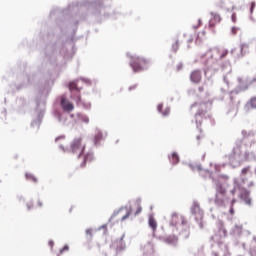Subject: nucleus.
<instances>
[{
	"mask_svg": "<svg viewBox=\"0 0 256 256\" xmlns=\"http://www.w3.org/2000/svg\"><path fill=\"white\" fill-rule=\"evenodd\" d=\"M112 0H74L66 8L54 7L50 11V21H55V25L47 28L43 24L38 34L43 47L40 55L42 63L33 73L31 66L27 62L22 63V72L13 74L16 81L11 84L12 91H21L29 85H39L45 75L55 69L58 65L75 55V35L80 21H94L103 23L107 19H117L119 13L111 8Z\"/></svg>",
	"mask_w": 256,
	"mask_h": 256,
	"instance_id": "f257e3e1",
	"label": "nucleus"
},
{
	"mask_svg": "<svg viewBox=\"0 0 256 256\" xmlns=\"http://www.w3.org/2000/svg\"><path fill=\"white\" fill-rule=\"evenodd\" d=\"M229 55V50L225 48H210L205 53L200 55L204 61V75L207 79H211L215 73L221 71L223 74V81L229 85L227 75H231L233 68L229 60L223 61Z\"/></svg>",
	"mask_w": 256,
	"mask_h": 256,
	"instance_id": "f03ea898",
	"label": "nucleus"
},
{
	"mask_svg": "<svg viewBox=\"0 0 256 256\" xmlns=\"http://www.w3.org/2000/svg\"><path fill=\"white\" fill-rule=\"evenodd\" d=\"M51 92V87H49V81L44 83L43 88H39L40 98L35 100L36 106L31 114V123L30 129L32 133H39V129H41V124L43 123V119H45V113L47 111V103L45 99L41 97H45L48 93Z\"/></svg>",
	"mask_w": 256,
	"mask_h": 256,
	"instance_id": "7ed1b4c3",
	"label": "nucleus"
},
{
	"mask_svg": "<svg viewBox=\"0 0 256 256\" xmlns=\"http://www.w3.org/2000/svg\"><path fill=\"white\" fill-rule=\"evenodd\" d=\"M82 143L83 138L76 137L70 143V147H65L63 144H60L59 149H61L63 153H72L73 155H77L78 159H82L80 163L81 169H85L87 167V163H93V161H95V153L93 150L85 152L87 146Z\"/></svg>",
	"mask_w": 256,
	"mask_h": 256,
	"instance_id": "20e7f679",
	"label": "nucleus"
},
{
	"mask_svg": "<svg viewBox=\"0 0 256 256\" xmlns=\"http://www.w3.org/2000/svg\"><path fill=\"white\" fill-rule=\"evenodd\" d=\"M225 237H227V229H225L223 222L220 221L218 223L217 233L211 237V240L214 241L212 247L218 249L212 251V256H231V253H229V246L222 240L225 239Z\"/></svg>",
	"mask_w": 256,
	"mask_h": 256,
	"instance_id": "39448f33",
	"label": "nucleus"
},
{
	"mask_svg": "<svg viewBox=\"0 0 256 256\" xmlns=\"http://www.w3.org/2000/svg\"><path fill=\"white\" fill-rule=\"evenodd\" d=\"M169 227L171 228L172 233H177L181 239H189V236L191 235L189 222H187L185 216L179 213L174 212L171 215Z\"/></svg>",
	"mask_w": 256,
	"mask_h": 256,
	"instance_id": "423d86ee",
	"label": "nucleus"
},
{
	"mask_svg": "<svg viewBox=\"0 0 256 256\" xmlns=\"http://www.w3.org/2000/svg\"><path fill=\"white\" fill-rule=\"evenodd\" d=\"M254 183L250 182L247 184V180L243 177L234 179V188L230 191L231 195L238 193V197L244 201L245 205L251 206L252 200L249 195L251 192L245 187H253Z\"/></svg>",
	"mask_w": 256,
	"mask_h": 256,
	"instance_id": "0eeeda50",
	"label": "nucleus"
},
{
	"mask_svg": "<svg viewBox=\"0 0 256 256\" xmlns=\"http://www.w3.org/2000/svg\"><path fill=\"white\" fill-rule=\"evenodd\" d=\"M79 80L70 81L67 87L70 91V98L75 101L78 107H83L86 111H91V102L81 100V91L83 87L78 86Z\"/></svg>",
	"mask_w": 256,
	"mask_h": 256,
	"instance_id": "6e6552de",
	"label": "nucleus"
},
{
	"mask_svg": "<svg viewBox=\"0 0 256 256\" xmlns=\"http://www.w3.org/2000/svg\"><path fill=\"white\" fill-rule=\"evenodd\" d=\"M229 184H227V180H221L220 182H216L215 184V199L214 203L216 207H227L231 201H229V197H227V188Z\"/></svg>",
	"mask_w": 256,
	"mask_h": 256,
	"instance_id": "1a4fd4ad",
	"label": "nucleus"
},
{
	"mask_svg": "<svg viewBox=\"0 0 256 256\" xmlns=\"http://www.w3.org/2000/svg\"><path fill=\"white\" fill-rule=\"evenodd\" d=\"M230 167H239L242 161H247V152L243 153V141H236L232 152L228 155Z\"/></svg>",
	"mask_w": 256,
	"mask_h": 256,
	"instance_id": "9d476101",
	"label": "nucleus"
},
{
	"mask_svg": "<svg viewBox=\"0 0 256 256\" xmlns=\"http://www.w3.org/2000/svg\"><path fill=\"white\" fill-rule=\"evenodd\" d=\"M127 57L130 59L129 65L133 73H143V71H147L151 67V60L145 57L132 55L131 53H127Z\"/></svg>",
	"mask_w": 256,
	"mask_h": 256,
	"instance_id": "9b49d317",
	"label": "nucleus"
},
{
	"mask_svg": "<svg viewBox=\"0 0 256 256\" xmlns=\"http://www.w3.org/2000/svg\"><path fill=\"white\" fill-rule=\"evenodd\" d=\"M222 167H225V164L215 165L214 166L215 170L213 172L209 171V169L202 168V170H199L198 173H199L200 177H203V179H212V182L214 183V185H216L217 182L227 181L229 179L228 175L221 174Z\"/></svg>",
	"mask_w": 256,
	"mask_h": 256,
	"instance_id": "f8f14e48",
	"label": "nucleus"
},
{
	"mask_svg": "<svg viewBox=\"0 0 256 256\" xmlns=\"http://www.w3.org/2000/svg\"><path fill=\"white\" fill-rule=\"evenodd\" d=\"M191 214L194 215L196 223H198L199 229H205V222H203V210L199 206V202L194 201L191 207Z\"/></svg>",
	"mask_w": 256,
	"mask_h": 256,
	"instance_id": "ddd939ff",
	"label": "nucleus"
},
{
	"mask_svg": "<svg viewBox=\"0 0 256 256\" xmlns=\"http://www.w3.org/2000/svg\"><path fill=\"white\" fill-rule=\"evenodd\" d=\"M209 107H211V102H201L198 107V111L195 114V123L198 131H201L199 126L201 125V121L203 117H205L207 111H209Z\"/></svg>",
	"mask_w": 256,
	"mask_h": 256,
	"instance_id": "4468645a",
	"label": "nucleus"
},
{
	"mask_svg": "<svg viewBox=\"0 0 256 256\" xmlns=\"http://www.w3.org/2000/svg\"><path fill=\"white\" fill-rule=\"evenodd\" d=\"M110 249L115 251L116 255H121V253L127 250V243L125 242V233H123L120 238H117L114 241H112Z\"/></svg>",
	"mask_w": 256,
	"mask_h": 256,
	"instance_id": "2eb2a0df",
	"label": "nucleus"
},
{
	"mask_svg": "<svg viewBox=\"0 0 256 256\" xmlns=\"http://www.w3.org/2000/svg\"><path fill=\"white\" fill-rule=\"evenodd\" d=\"M121 211H126V214L120 219V221H125L131 217V213H133V207L131 205L122 206L119 209L113 211L112 215L108 219V223H111Z\"/></svg>",
	"mask_w": 256,
	"mask_h": 256,
	"instance_id": "dca6fc26",
	"label": "nucleus"
},
{
	"mask_svg": "<svg viewBox=\"0 0 256 256\" xmlns=\"http://www.w3.org/2000/svg\"><path fill=\"white\" fill-rule=\"evenodd\" d=\"M107 131L101 130V128H95L94 130V137L92 139L94 143V147H101V142L107 139Z\"/></svg>",
	"mask_w": 256,
	"mask_h": 256,
	"instance_id": "f3484780",
	"label": "nucleus"
},
{
	"mask_svg": "<svg viewBox=\"0 0 256 256\" xmlns=\"http://www.w3.org/2000/svg\"><path fill=\"white\" fill-rule=\"evenodd\" d=\"M157 239L165 243V245H169V247H177L179 245V236L177 235H168V236H158Z\"/></svg>",
	"mask_w": 256,
	"mask_h": 256,
	"instance_id": "a211bd4d",
	"label": "nucleus"
},
{
	"mask_svg": "<svg viewBox=\"0 0 256 256\" xmlns=\"http://www.w3.org/2000/svg\"><path fill=\"white\" fill-rule=\"evenodd\" d=\"M60 106L62 107L63 111H67L68 113L75 109L73 103L67 101V98L65 96L60 97Z\"/></svg>",
	"mask_w": 256,
	"mask_h": 256,
	"instance_id": "6ab92c4d",
	"label": "nucleus"
},
{
	"mask_svg": "<svg viewBox=\"0 0 256 256\" xmlns=\"http://www.w3.org/2000/svg\"><path fill=\"white\" fill-rule=\"evenodd\" d=\"M201 79H202V73L200 69H197L191 72L190 81L192 83H195V84L201 83Z\"/></svg>",
	"mask_w": 256,
	"mask_h": 256,
	"instance_id": "aec40b11",
	"label": "nucleus"
},
{
	"mask_svg": "<svg viewBox=\"0 0 256 256\" xmlns=\"http://www.w3.org/2000/svg\"><path fill=\"white\" fill-rule=\"evenodd\" d=\"M144 256H155V245L153 243L148 242L143 248Z\"/></svg>",
	"mask_w": 256,
	"mask_h": 256,
	"instance_id": "412c9836",
	"label": "nucleus"
},
{
	"mask_svg": "<svg viewBox=\"0 0 256 256\" xmlns=\"http://www.w3.org/2000/svg\"><path fill=\"white\" fill-rule=\"evenodd\" d=\"M168 161L170 165L175 167V165H179V161H181V157H179V153L172 152L171 154H168Z\"/></svg>",
	"mask_w": 256,
	"mask_h": 256,
	"instance_id": "4be33fe9",
	"label": "nucleus"
},
{
	"mask_svg": "<svg viewBox=\"0 0 256 256\" xmlns=\"http://www.w3.org/2000/svg\"><path fill=\"white\" fill-rule=\"evenodd\" d=\"M157 111L159 115H162V117H169V115H171V107L167 106L163 110V103L157 105Z\"/></svg>",
	"mask_w": 256,
	"mask_h": 256,
	"instance_id": "5701e85b",
	"label": "nucleus"
},
{
	"mask_svg": "<svg viewBox=\"0 0 256 256\" xmlns=\"http://www.w3.org/2000/svg\"><path fill=\"white\" fill-rule=\"evenodd\" d=\"M210 15L212 16V19H210L209 21V28L213 29V27L217 25V23L221 22V16L213 12H211Z\"/></svg>",
	"mask_w": 256,
	"mask_h": 256,
	"instance_id": "b1692460",
	"label": "nucleus"
},
{
	"mask_svg": "<svg viewBox=\"0 0 256 256\" xmlns=\"http://www.w3.org/2000/svg\"><path fill=\"white\" fill-rule=\"evenodd\" d=\"M249 53V44L247 42L240 43V54H238V59L245 57Z\"/></svg>",
	"mask_w": 256,
	"mask_h": 256,
	"instance_id": "393cba45",
	"label": "nucleus"
},
{
	"mask_svg": "<svg viewBox=\"0 0 256 256\" xmlns=\"http://www.w3.org/2000/svg\"><path fill=\"white\" fill-rule=\"evenodd\" d=\"M242 234H243V225L241 224H236L231 230V235H234V237H241Z\"/></svg>",
	"mask_w": 256,
	"mask_h": 256,
	"instance_id": "a878e982",
	"label": "nucleus"
},
{
	"mask_svg": "<svg viewBox=\"0 0 256 256\" xmlns=\"http://www.w3.org/2000/svg\"><path fill=\"white\" fill-rule=\"evenodd\" d=\"M186 165L189 166V168L191 169V171H202L203 170V166H201L200 163H196V162H189V163H186Z\"/></svg>",
	"mask_w": 256,
	"mask_h": 256,
	"instance_id": "bb28decb",
	"label": "nucleus"
},
{
	"mask_svg": "<svg viewBox=\"0 0 256 256\" xmlns=\"http://www.w3.org/2000/svg\"><path fill=\"white\" fill-rule=\"evenodd\" d=\"M148 225L151 227L153 231V236L155 237V231H157V221H155V218L150 217L148 220Z\"/></svg>",
	"mask_w": 256,
	"mask_h": 256,
	"instance_id": "cd10ccee",
	"label": "nucleus"
},
{
	"mask_svg": "<svg viewBox=\"0 0 256 256\" xmlns=\"http://www.w3.org/2000/svg\"><path fill=\"white\" fill-rule=\"evenodd\" d=\"M77 119L78 121H81V123H85L86 125H89V116L83 113H77Z\"/></svg>",
	"mask_w": 256,
	"mask_h": 256,
	"instance_id": "c85d7f7f",
	"label": "nucleus"
},
{
	"mask_svg": "<svg viewBox=\"0 0 256 256\" xmlns=\"http://www.w3.org/2000/svg\"><path fill=\"white\" fill-rule=\"evenodd\" d=\"M246 89H247V86L242 87L240 84L235 90L230 92V100L233 101V93H235V95H239L241 91H245Z\"/></svg>",
	"mask_w": 256,
	"mask_h": 256,
	"instance_id": "c756f323",
	"label": "nucleus"
},
{
	"mask_svg": "<svg viewBox=\"0 0 256 256\" xmlns=\"http://www.w3.org/2000/svg\"><path fill=\"white\" fill-rule=\"evenodd\" d=\"M249 254L250 256H256V236L253 237V240L251 242Z\"/></svg>",
	"mask_w": 256,
	"mask_h": 256,
	"instance_id": "7c9ffc66",
	"label": "nucleus"
},
{
	"mask_svg": "<svg viewBox=\"0 0 256 256\" xmlns=\"http://www.w3.org/2000/svg\"><path fill=\"white\" fill-rule=\"evenodd\" d=\"M27 103V101H25V98L20 97L16 99V105L18 107V111H21L23 109V107H25V104Z\"/></svg>",
	"mask_w": 256,
	"mask_h": 256,
	"instance_id": "2f4dec72",
	"label": "nucleus"
},
{
	"mask_svg": "<svg viewBox=\"0 0 256 256\" xmlns=\"http://www.w3.org/2000/svg\"><path fill=\"white\" fill-rule=\"evenodd\" d=\"M26 181H31L32 183H39V179H37L33 173L26 172L25 173Z\"/></svg>",
	"mask_w": 256,
	"mask_h": 256,
	"instance_id": "473e14b6",
	"label": "nucleus"
},
{
	"mask_svg": "<svg viewBox=\"0 0 256 256\" xmlns=\"http://www.w3.org/2000/svg\"><path fill=\"white\" fill-rule=\"evenodd\" d=\"M227 115L230 117V119H235V117H237V108H235V106L231 107L227 111Z\"/></svg>",
	"mask_w": 256,
	"mask_h": 256,
	"instance_id": "72a5a7b5",
	"label": "nucleus"
},
{
	"mask_svg": "<svg viewBox=\"0 0 256 256\" xmlns=\"http://www.w3.org/2000/svg\"><path fill=\"white\" fill-rule=\"evenodd\" d=\"M237 203V199H232L230 203H228L229 205V213L230 215H235V209L233 208V205H235Z\"/></svg>",
	"mask_w": 256,
	"mask_h": 256,
	"instance_id": "f704fd0d",
	"label": "nucleus"
},
{
	"mask_svg": "<svg viewBox=\"0 0 256 256\" xmlns=\"http://www.w3.org/2000/svg\"><path fill=\"white\" fill-rule=\"evenodd\" d=\"M79 79L82 83H85V85H88L89 87L90 85H93V81H91L89 78L80 77ZM79 79H75V81H79Z\"/></svg>",
	"mask_w": 256,
	"mask_h": 256,
	"instance_id": "c9c22d12",
	"label": "nucleus"
},
{
	"mask_svg": "<svg viewBox=\"0 0 256 256\" xmlns=\"http://www.w3.org/2000/svg\"><path fill=\"white\" fill-rule=\"evenodd\" d=\"M172 53H177L179 51V39H176L175 42L171 46Z\"/></svg>",
	"mask_w": 256,
	"mask_h": 256,
	"instance_id": "e433bc0d",
	"label": "nucleus"
},
{
	"mask_svg": "<svg viewBox=\"0 0 256 256\" xmlns=\"http://www.w3.org/2000/svg\"><path fill=\"white\" fill-rule=\"evenodd\" d=\"M242 135L244 139H251V137H253V132H247L246 130H242Z\"/></svg>",
	"mask_w": 256,
	"mask_h": 256,
	"instance_id": "4c0bfd02",
	"label": "nucleus"
},
{
	"mask_svg": "<svg viewBox=\"0 0 256 256\" xmlns=\"http://www.w3.org/2000/svg\"><path fill=\"white\" fill-rule=\"evenodd\" d=\"M27 211H33L35 205L33 203V200H30L29 202L26 203Z\"/></svg>",
	"mask_w": 256,
	"mask_h": 256,
	"instance_id": "58836bf2",
	"label": "nucleus"
},
{
	"mask_svg": "<svg viewBox=\"0 0 256 256\" xmlns=\"http://www.w3.org/2000/svg\"><path fill=\"white\" fill-rule=\"evenodd\" d=\"M67 251H69V245L66 244L62 249L59 250V254H57V256H61Z\"/></svg>",
	"mask_w": 256,
	"mask_h": 256,
	"instance_id": "ea45409f",
	"label": "nucleus"
},
{
	"mask_svg": "<svg viewBox=\"0 0 256 256\" xmlns=\"http://www.w3.org/2000/svg\"><path fill=\"white\" fill-rule=\"evenodd\" d=\"M16 199L19 203H25L26 199L23 194H17Z\"/></svg>",
	"mask_w": 256,
	"mask_h": 256,
	"instance_id": "a19ab883",
	"label": "nucleus"
},
{
	"mask_svg": "<svg viewBox=\"0 0 256 256\" xmlns=\"http://www.w3.org/2000/svg\"><path fill=\"white\" fill-rule=\"evenodd\" d=\"M250 172H251V166H247L242 169L241 175H247V173H250Z\"/></svg>",
	"mask_w": 256,
	"mask_h": 256,
	"instance_id": "79ce46f5",
	"label": "nucleus"
},
{
	"mask_svg": "<svg viewBox=\"0 0 256 256\" xmlns=\"http://www.w3.org/2000/svg\"><path fill=\"white\" fill-rule=\"evenodd\" d=\"M249 104L252 109H256V97L251 98Z\"/></svg>",
	"mask_w": 256,
	"mask_h": 256,
	"instance_id": "37998d69",
	"label": "nucleus"
},
{
	"mask_svg": "<svg viewBox=\"0 0 256 256\" xmlns=\"http://www.w3.org/2000/svg\"><path fill=\"white\" fill-rule=\"evenodd\" d=\"M86 235H89L90 241L93 239V228H88L85 231Z\"/></svg>",
	"mask_w": 256,
	"mask_h": 256,
	"instance_id": "c03bdc74",
	"label": "nucleus"
},
{
	"mask_svg": "<svg viewBox=\"0 0 256 256\" xmlns=\"http://www.w3.org/2000/svg\"><path fill=\"white\" fill-rule=\"evenodd\" d=\"M54 116L56 117V119H57L59 122H61V119H62V117H63V115L61 114V112L55 111V112H54Z\"/></svg>",
	"mask_w": 256,
	"mask_h": 256,
	"instance_id": "a18cd8bd",
	"label": "nucleus"
},
{
	"mask_svg": "<svg viewBox=\"0 0 256 256\" xmlns=\"http://www.w3.org/2000/svg\"><path fill=\"white\" fill-rule=\"evenodd\" d=\"M256 3L252 1L250 4V15H253V11H255Z\"/></svg>",
	"mask_w": 256,
	"mask_h": 256,
	"instance_id": "49530a36",
	"label": "nucleus"
},
{
	"mask_svg": "<svg viewBox=\"0 0 256 256\" xmlns=\"http://www.w3.org/2000/svg\"><path fill=\"white\" fill-rule=\"evenodd\" d=\"M256 3L252 1L250 4V15H253V11H255Z\"/></svg>",
	"mask_w": 256,
	"mask_h": 256,
	"instance_id": "de8ad7c7",
	"label": "nucleus"
},
{
	"mask_svg": "<svg viewBox=\"0 0 256 256\" xmlns=\"http://www.w3.org/2000/svg\"><path fill=\"white\" fill-rule=\"evenodd\" d=\"M248 84L249 85H255L256 84V74L250 80H248Z\"/></svg>",
	"mask_w": 256,
	"mask_h": 256,
	"instance_id": "09e8293b",
	"label": "nucleus"
},
{
	"mask_svg": "<svg viewBox=\"0 0 256 256\" xmlns=\"http://www.w3.org/2000/svg\"><path fill=\"white\" fill-rule=\"evenodd\" d=\"M101 229H104V233H107V224H104V225L98 227V229H96V231H101Z\"/></svg>",
	"mask_w": 256,
	"mask_h": 256,
	"instance_id": "8fccbe9b",
	"label": "nucleus"
},
{
	"mask_svg": "<svg viewBox=\"0 0 256 256\" xmlns=\"http://www.w3.org/2000/svg\"><path fill=\"white\" fill-rule=\"evenodd\" d=\"M63 140H65V135H60L55 138V143H58V141H63Z\"/></svg>",
	"mask_w": 256,
	"mask_h": 256,
	"instance_id": "3c124183",
	"label": "nucleus"
},
{
	"mask_svg": "<svg viewBox=\"0 0 256 256\" xmlns=\"http://www.w3.org/2000/svg\"><path fill=\"white\" fill-rule=\"evenodd\" d=\"M231 20H232V23H237V14L236 13H232Z\"/></svg>",
	"mask_w": 256,
	"mask_h": 256,
	"instance_id": "603ef678",
	"label": "nucleus"
},
{
	"mask_svg": "<svg viewBox=\"0 0 256 256\" xmlns=\"http://www.w3.org/2000/svg\"><path fill=\"white\" fill-rule=\"evenodd\" d=\"M176 70H177V71H182V70H183V64H182V62H179V63L177 64Z\"/></svg>",
	"mask_w": 256,
	"mask_h": 256,
	"instance_id": "864d4df0",
	"label": "nucleus"
},
{
	"mask_svg": "<svg viewBox=\"0 0 256 256\" xmlns=\"http://www.w3.org/2000/svg\"><path fill=\"white\" fill-rule=\"evenodd\" d=\"M143 211V208L141 207V205H139L136 209L135 215H140V213Z\"/></svg>",
	"mask_w": 256,
	"mask_h": 256,
	"instance_id": "5fc2aeb1",
	"label": "nucleus"
},
{
	"mask_svg": "<svg viewBox=\"0 0 256 256\" xmlns=\"http://www.w3.org/2000/svg\"><path fill=\"white\" fill-rule=\"evenodd\" d=\"M238 29H239L238 27L233 26V27L231 28V33H232V35H237V30H238Z\"/></svg>",
	"mask_w": 256,
	"mask_h": 256,
	"instance_id": "6e6d98bb",
	"label": "nucleus"
},
{
	"mask_svg": "<svg viewBox=\"0 0 256 256\" xmlns=\"http://www.w3.org/2000/svg\"><path fill=\"white\" fill-rule=\"evenodd\" d=\"M48 246L53 250V247L55 246V242L53 240L48 241Z\"/></svg>",
	"mask_w": 256,
	"mask_h": 256,
	"instance_id": "4d7b16f0",
	"label": "nucleus"
},
{
	"mask_svg": "<svg viewBox=\"0 0 256 256\" xmlns=\"http://www.w3.org/2000/svg\"><path fill=\"white\" fill-rule=\"evenodd\" d=\"M194 40H195V36L190 35L189 39L187 40V43H193Z\"/></svg>",
	"mask_w": 256,
	"mask_h": 256,
	"instance_id": "13d9d810",
	"label": "nucleus"
},
{
	"mask_svg": "<svg viewBox=\"0 0 256 256\" xmlns=\"http://www.w3.org/2000/svg\"><path fill=\"white\" fill-rule=\"evenodd\" d=\"M135 89H137V84H134V85L130 86V87L128 88V91H133V90H135Z\"/></svg>",
	"mask_w": 256,
	"mask_h": 256,
	"instance_id": "bf43d9fd",
	"label": "nucleus"
},
{
	"mask_svg": "<svg viewBox=\"0 0 256 256\" xmlns=\"http://www.w3.org/2000/svg\"><path fill=\"white\" fill-rule=\"evenodd\" d=\"M198 91H199L200 93H203V91H205V86H200V87L198 88Z\"/></svg>",
	"mask_w": 256,
	"mask_h": 256,
	"instance_id": "052dcab7",
	"label": "nucleus"
},
{
	"mask_svg": "<svg viewBox=\"0 0 256 256\" xmlns=\"http://www.w3.org/2000/svg\"><path fill=\"white\" fill-rule=\"evenodd\" d=\"M37 205H38V207H43V202L41 200H38Z\"/></svg>",
	"mask_w": 256,
	"mask_h": 256,
	"instance_id": "680f3d73",
	"label": "nucleus"
},
{
	"mask_svg": "<svg viewBox=\"0 0 256 256\" xmlns=\"http://www.w3.org/2000/svg\"><path fill=\"white\" fill-rule=\"evenodd\" d=\"M199 25H201V19L198 20V26H193L194 29H199Z\"/></svg>",
	"mask_w": 256,
	"mask_h": 256,
	"instance_id": "e2e57ef3",
	"label": "nucleus"
},
{
	"mask_svg": "<svg viewBox=\"0 0 256 256\" xmlns=\"http://www.w3.org/2000/svg\"><path fill=\"white\" fill-rule=\"evenodd\" d=\"M2 114L4 115V117H7V109H4V111L2 112Z\"/></svg>",
	"mask_w": 256,
	"mask_h": 256,
	"instance_id": "0e129e2a",
	"label": "nucleus"
},
{
	"mask_svg": "<svg viewBox=\"0 0 256 256\" xmlns=\"http://www.w3.org/2000/svg\"><path fill=\"white\" fill-rule=\"evenodd\" d=\"M250 20L255 23V18H253V15L250 14Z\"/></svg>",
	"mask_w": 256,
	"mask_h": 256,
	"instance_id": "69168bd1",
	"label": "nucleus"
},
{
	"mask_svg": "<svg viewBox=\"0 0 256 256\" xmlns=\"http://www.w3.org/2000/svg\"><path fill=\"white\" fill-rule=\"evenodd\" d=\"M197 105H199V104L194 103V104H192V105H191V108H193V107H197Z\"/></svg>",
	"mask_w": 256,
	"mask_h": 256,
	"instance_id": "338daca9",
	"label": "nucleus"
},
{
	"mask_svg": "<svg viewBox=\"0 0 256 256\" xmlns=\"http://www.w3.org/2000/svg\"><path fill=\"white\" fill-rule=\"evenodd\" d=\"M187 49H191V44L188 43Z\"/></svg>",
	"mask_w": 256,
	"mask_h": 256,
	"instance_id": "774afa93",
	"label": "nucleus"
}]
</instances>
